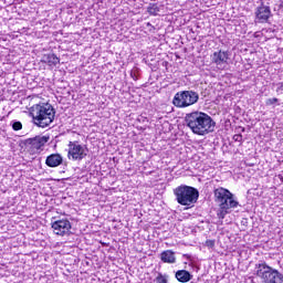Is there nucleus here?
<instances>
[{"mask_svg": "<svg viewBox=\"0 0 283 283\" xmlns=\"http://www.w3.org/2000/svg\"><path fill=\"white\" fill-rule=\"evenodd\" d=\"M186 124L192 134L197 136H207L216 129V122L213 118L203 112H192L186 115Z\"/></svg>", "mask_w": 283, "mask_h": 283, "instance_id": "nucleus-1", "label": "nucleus"}, {"mask_svg": "<svg viewBox=\"0 0 283 283\" xmlns=\"http://www.w3.org/2000/svg\"><path fill=\"white\" fill-rule=\"evenodd\" d=\"M213 193L214 202L219 207L217 216L220 220H224L228 213H231L232 209H238V207L240 206L238 198H235V195L230 192L229 189L219 187L214 189Z\"/></svg>", "mask_w": 283, "mask_h": 283, "instance_id": "nucleus-2", "label": "nucleus"}, {"mask_svg": "<svg viewBox=\"0 0 283 283\" xmlns=\"http://www.w3.org/2000/svg\"><path fill=\"white\" fill-rule=\"evenodd\" d=\"M29 114L33 119L34 125L38 127H42V129H45V127H50L52 123H54V116L56 112L54 111V107L46 104H34L29 108Z\"/></svg>", "mask_w": 283, "mask_h": 283, "instance_id": "nucleus-3", "label": "nucleus"}, {"mask_svg": "<svg viewBox=\"0 0 283 283\" xmlns=\"http://www.w3.org/2000/svg\"><path fill=\"white\" fill-rule=\"evenodd\" d=\"M174 195L178 205L182 207H193L198 202V198H200L198 189L187 185H180L175 188Z\"/></svg>", "mask_w": 283, "mask_h": 283, "instance_id": "nucleus-4", "label": "nucleus"}, {"mask_svg": "<svg viewBox=\"0 0 283 283\" xmlns=\"http://www.w3.org/2000/svg\"><path fill=\"white\" fill-rule=\"evenodd\" d=\"M255 269V275L262 283H283L282 272L266 265V263L256 264Z\"/></svg>", "mask_w": 283, "mask_h": 283, "instance_id": "nucleus-5", "label": "nucleus"}, {"mask_svg": "<svg viewBox=\"0 0 283 283\" xmlns=\"http://www.w3.org/2000/svg\"><path fill=\"white\" fill-rule=\"evenodd\" d=\"M200 101V95L196 91H180L175 94L172 98V104L175 107H191V105H196Z\"/></svg>", "mask_w": 283, "mask_h": 283, "instance_id": "nucleus-6", "label": "nucleus"}, {"mask_svg": "<svg viewBox=\"0 0 283 283\" xmlns=\"http://www.w3.org/2000/svg\"><path fill=\"white\" fill-rule=\"evenodd\" d=\"M88 151L86 145H81L78 142H70L67 158L69 160H83V158H86Z\"/></svg>", "mask_w": 283, "mask_h": 283, "instance_id": "nucleus-7", "label": "nucleus"}, {"mask_svg": "<svg viewBox=\"0 0 283 283\" xmlns=\"http://www.w3.org/2000/svg\"><path fill=\"white\" fill-rule=\"evenodd\" d=\"M229 56H231L229 51L219 50L211 54V61L217 65L218 70H224L229 65Z\"/></svg>", "mask_w": 283, "mask_h": 283, "instance_id": "nucleus-8", "label": "nucleus"}, {"mask_svg": "<svg viewBox=\"0 0 283 283\" xmlns=\"http://www.w3.org/2000/svg\"><path fill=\"white\" fill-rule=\"evenodd\" d=\"M52 229L55 235H67L72 229V223L67 219H60L52 222Z\"/></svg>", "mask_w": 283, "mask_h": 283, "instance_id": "nucleus-9", "label": "nucleus"}, {"mask_svg": "<svg viewBox=\"0 0 283 283\" xmlns=\"http://www.w3.org/2000/svg\"><path fill=\"white\" fill-rule=\"evenodd\" d=\"M271 17V8L261 6L255 11V23H266Z\"/></svg>", "mask_w": 283, "mask_h": 283, "instance_id": "nucleus-10", "label": "nucleus"}, {"mask_svg": "<svg viewBox=\"0 0 283 283\" xmlns=\"http://www.w3.org/2000/svg\"><path fill=\"white\" fill-rule=\"evenodd\" d=\"M50 140V137L38 136L25 140V145L30 146L31 149H41Z\"/></svg>", "mask_w": 283, "mask_h": 283, "instance_id": "nucleus-11", "label": "nucleus"}, {"mask_svg": "<svg viewBox=\"0 0 283 283\" xmlns=\"http://www.w3.org/2000/svg\"><path fill=\"white\" fill-rule=\"evenodd\" d=\"M46 167H60V165H63V156L61 154H51L45 159Z\"/></svg>", "mask_w": 283, "mask_h": 283, "instance_id": "nucleus-12", "label": "nucleus"}, {"mask_svg": "<svg viewBox=\"0 0 283 283\" xmlns=\"http://www.w3.org/2000/svg\"><path fill=\"white\" fill-rule=\"evenodd\" d=\"M160 260L164 264H176V252L172 250H165L160 253Z\"/></svg>", "mask_w": 283, "mask_h": 283, "instance_id": "nucleus-13", "label": "nucleus"}, {"mask_svg": "<svg viewBox=\"0 0 283 283\" xmlns=\"http://www.w3.org/2000/svg\"><path fill=\"white\" fill-rule=\"evenodd\" d=\"M175 277L178 282H181V283L191 282V280H193V275L191 274V272L187 270H178L175 273Z\"/></svg>", "mask_w": 283, "mask_h": 283, "instance_id": "nucleus-14", "label": "nucleus"}, {"mask_svg": "<svg viewBox=\"0 0 283 283\" xmlns=\"http://www.w3.org/2000/svg\"><path fill=\"white\" fill-rule=\"evenodd\" d=\"M42 63H46V65H49L50 67H55V65H59L61 63V60L59 59V56H56V54L49 53L42 56Z\"/></svg>", "mask_w": 283, "mask_h": 283, "instance_id": "nucleus-15", "label": "nucleus"}, {"mask_svg": "<svg viewBox=\"0 0 283 283\" xmlns=\"http://www.w3.org/2000/svg\"><path fill=\"white\" fill-rule=\"evenodd\" d=\"M147 12L153 17H156L158 12H160V7H158L156 3H150L147 8Z\"/></svg>", "mask_w": 283, "mask_h": 283, "instance_id": "nucleus-16", "label": "nucleus"}, {"mask_svg": "<svg viewBox=\"0 0 283 283\" xmlns=\"http://www.w3.org/2000/svg\"><path fill=\"white\" fill-rule=\"evenodd\" d=\"M156 283H168L169 282V275L167 274H163V273H158V275L155 279Z\"/></svg>", "mask_w": 283, "mask_h": 283, "instance_id": "nucleus-17", "label": "nucleus"}, {"mask_svg": "<svg viewBox=\"0 0 283 283\" xmlns=\"http://www.w3.org/2000/svg\"><path fill=\"white\" fill-rule=\"evenodd\" d=\"M11 127L13 132H21V129H23V124H21V122L13 120L11 122Z\"/></svg>", "mask_w": 283, "mask_h": 283, "instance_id": "nucleus-18", "label": "nucleus"}, {"mask_svg": "<svg viewBox=\"0 0 283 283\" xmlns=\"http://www.w3.org/2000/svg\"><path fill=\"white\" fill-rule=\"evenodd\" d=\"M261 34H268L270 39H273V36H275V29H272V28L262 29Z\"/></svg>", "mask_w": 283, "mask_h": 283, "instance_id": "nucleus-19", "label": "nucleus"}, {"mask_svg": "<svg viewBox=\"0 0 283 283\" xmlns=\"http://www.w3.org/2000/svg\"><path fill=\"white\" fill-rule=\"evenodd\" d=\"M205 247H207V249H216V240H207Z\"/></svg>", "mask_w": 283, "mask_h": 283, "instance_id": "nucleus-20", "label": "nucleus"}, {"mask_svg": "<svg viewBox=\"0 0 283 283\" xmlns=\"http://www.w3.org/2000/svg\"><path fill=\"white\" fill-rule=\"evenodd\" d=\"M130 77L133 81H138V69H134L130 71Z\"/></svg>", "mask_w": 283, "mask_h": 283, "instance_id": "nucleus-21", "label": "nucleus"}, {"mask_svg": "<svg viewBox=\"0 0 283 283\" xmlns=\"http://www.w3.org/2000/svg\"><path fill=\"white\" fill-rule=\"evenodd\" d=\"M280 99L277 97L269 98L266 99L265 104L266 105H275V103H279Z\"/></svg>", "mask_w": 283, "mask_h": 283, "instance_id": "nucleus-22", "label": "nucleus"}, {"mask_svg": "<svg viewBox=\"0 0 283 283\" xmlns=\"http://www.w3.org/2000/svg\"><path fill=\"white\" fill-rule=\"evenodd\" d=\"M233 140H234L235 143H242V135H241V134L234 135V136H233Z\"/></svg>", "mask_w": 283, "mask_h": 283, "instance_id": "nucleus-23", "label": "nucleus"}, {"mask_svg": "<svg viewBox=\"0 0 283 283\" xmlns=\"http://www.w3.org/2000/svg\"><path fill=\"white\" fill-rule=\"evenodd\" d=\"M276 92L277 93L283 92V82H280V83L276 84Z\"/></svg>", "mask_w": 283, "mask_h": 283, "instance_id": "nucleus-24", "label": "nucleus"}, {"mask_svg": "<svg viewBox=\"0 0 283 283\" xmlns=\"http://www.w3.org/2000/svg\"><path fill=\"white\" fill-rule=\"evenodd\" d=\"M146 28H153V30H154V27L151 25V22H147Z\"/></svg>", "mask_w": 283, "mask_h": 283, "instance_id": "nucleus-25", "label": "nucleus"}, {"mask_svg": "<svg viewBox=\"0 0 283 283\" xmlns=\"http://www.w3.org/2000/svg\"><path fill=\"white\" fill-rule=\"evenodd\" d=\"M254 36H256V38L260 36V32H255Z\"/></svg>", "mask_w": 283, "mask_h": 283, "instance_id": "nucleus-26", "label": "nucleus"}, {"mask_svg": "<svg viewBox=\"0 0 283 283\" xmlns=\"http://www.w3.org/2000/svg\"><path fill=\"white\" fill-rule=\"evenodd\" d=\"M184 258H189V255L188 254H184Z\"/></svg>", "mask_w": 283, "mask_h": 283, "instance_id": "nucleus-27", "label": "nucleus"}]
</instances>
